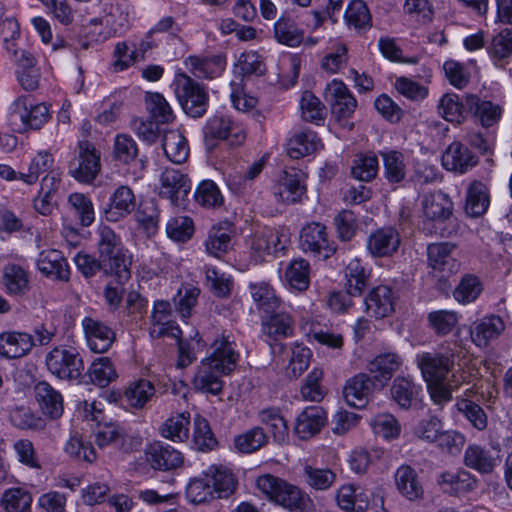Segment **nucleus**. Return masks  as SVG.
Segmentation results:
<instances>
[{"instance_id": "obj_1", "label": "nucleus", "mask_w": 512, "mask_h": 512, "mask_svg": "<svg viewBox=\"0 0 512 512\" xmlns=\"http://www.w3.org/2000/svg\"><path fill=\"white\" fill-rule=\"evenodd\" d=\"M211 348V355L197 366L191 385L197 392L218 395L223 389L222 377L235 369L239 353L236 344L225 336L216 338Z\"/></svg>"}, {"instance_id": "obj_2", "label": "nucleus", "mask_w": 512, "mask_h": 512, "mask_svg": "<svg viewBox=\"0 0 512 512\" xmlns=\"http://www.w3.org/2000/svg\"><path fill=\"white\" fill-rule=\"evenodd\" d=\"M97 235V250L102 270L106 274L117 277L120 282L128 280L131 256L123 248L121 238L106 225L99 226Z\"/></svg>"}, {"instance_id": "obj_3", "label": "nucleus", "mask_w": 512, "mask_h": 512, "mask_svg": "<svg viewBox=\"0 0 512 512\" xmlns=\"http://www.w3.org/2000/svg\"><path fill=\"white\" fill-rule=\"evenodd\" d=\"M256 485L269 500L292 511H304L312 504L299 487L271 474L259 476Z\"/></svg>"}, {"instance_id": "obj_4", "label": "nucleus", "mask_w": 512, "mask_h": 512, "mask_svg": "<svg viewBox=\"0 0 512 512\" xmlns=\"http://www.w3.org/2000/svg\"><path fill=\"white\" fill-rule=\"evenodd\" d=\"M174 93L183 111L192 118H201L209 107L205 86L185 72H177L173 80Z\"/></svg>"}, {"instance_id": "obj_5", "label": "nucleus", "mask_w": 512, "mask_h": 512, "mask_svg": "<svg viewBox=\"0 0 512 512\" xmlns=\"http://www.w3.org/2000/svg\"><path fill=\"white\" fill-rule=\"evenodd\" d=\"M50 118L49 107L29 96L17 97L8 107L10 124L19 131L40 129Z\"/></svg>"}, {"instance_id": "obj_6", "label": "nucleus", "mask_w": 512, "mask_h": 512, "mask_svg": "<svg viewBox=\"0 0 512 512\" xmlns=\"http://www.w3.org/2000/svg\"><path fill=\"white\" fill-rule=\"evenodd\" d=\"M203 134L206 145L210 147L215 146L217 141H227L230 146H239L246 139L244 127L224 114L211 116L203 127Z\"/></svg>"}, {"instance_id": "obj_7", "label": "nucleus", "mask_w": 512, "mask_h": 512, "mask_svg": "<svg viewBox=\"0 0 512 512\" xmlns=\"http://www.w3.org/2000/svg\"><path fill=\"white\" fill-rule=\"evenodd\" d=\"M48 371L61 380L80 377L84 365L79 353L73 348L56 346L45 356Z\"/></svg>"}, {"instance_id": "obj_8", "label": "nucleus", "mask_w": 512, "mask_h": 512, "mask_svg": "<svg viewBox=\"0 0 512 512\" xmlns=\"http://www.w3.org/2000/svg\"><path fill=\"white\" fill-rule=\"evenodd\" d=\"M290 243V233L286 228H264L257 231L250 242V256L254 263L266 256L284 251Z\"/></svg>"}, {"instance_id": "obj_9", "label": "nucleus", "mask_w": 512, "mask_h": 512, "mask_svg": "<svg viewBox=\"0 0 512 512\" xmlns=\"http://www.w3.org/2000/svg\"><path fill=\"white\" fill-rule=\"evenodd\" d=\"M102 16L91 19V24L105 25L108 31L104 37L125 32L132 19L131 8L125 0H101Z\"/></svg>"}, {"instance_id": "obj_10", "label": "nucleus", "mask_w": 512, "mask_h": 512, "mask_svg": "<svg viewBox=\"0 0 512 512\" xmlns=\"http://www.w3.org/2000/svg\"><path fill=\"white\" fill-rule=\"evenodd\" d=\"M325 93L331 104L332 115L341 126L351 129L353 124L348 120L356 109L357 101L347 86L342 81L334 79L327 85Z\"/></svg>"}, {"instance_id": "obj_11", "label": "nucleus", "mask_w": 512, "mask_h": 512, "mask_svg": "<svg viewBox=\"0 0 512 512\" xmlns=\"http://www.w3.org/2000/svg\"><path fill=\"white\" fill-rule=\"evenodd\" d=\"M415 362L426 383L447 380L454 368L453 359L449 355L437 352L418 353Z\"/></svg>"}, {"instance_id": "obj_12", "label": "nucleus", "mask_w": 512, "mask_h": 512, "mask_svg": "<svg viewBox=\"0 0 512 512\" xmlns=\"http://www.w3.org/2000/svg\"><path fill=\"white\" fill-rule=\"evenodd\" d=\"M192 184L187 175L173 168L164 169L159 176V195L180 205L190 193Z\"/></svg>"}, {"instance_id": "obj_13", "label": "nucleus", "mask_w": 512, "mask_h": 512, "mask_svg": "<svg viewBox=\"0 0 512 512\" xmlns=\"http://www.w3.org/2000/svg\"><path fill=\"white\" fill-rule=\"evenodd\" d=\"M398 296L388 285H379L369 291L364 304L368 316L376 319L388 317L394 312Z\"/></svg>"}, {"instance_id": "obj_14", "label": "nucleus", "mask_w": 512, "mask_h": 512, "mask_svg": "<svg viewBox=\"0 0 512 512\" xmlns=\"http://www.w3.org/2000/svg\"><path fill=\"white\" fill-rule=\"evenodd\" d=\"M186 73L198 79L219 77L226 67V59L222 55H190L184 59Z\"/></svg>"}, {"instance_id": "obj_15", "label": "nucleus", "mask_w": 512, "mask_h": 512, "mask_svg": "<svg viewBox=\"0 0 512 512\" xmlns=\"http://www.w3.org/2000/svg\"><path fill=\"white\" fill-rule=\"evenodd\" d=\"M100 155L92 143H79L78 165L72 168V176L82 183H91L100 171Z\"/></svg>"}, {"instance_id": "obj_16", "label": "nucleus", "mask_w": 512, "mask_h": 512, "mask_svg": "<svg viewBox=\"0 0 512 512\" xmlns=\"http://www.w3.org/2000/svg\"><path fill=\"white\" fill-rule=\"evenodd\" d=\"M478 163V157L460 141H453L442 155L443 167L451 172L464 174Z\"/></svg>"}, {"instance_id": "obj_17", "label": "nucleus", "mask_w": 512, "mask_h": 512, "mask_svg": "<svg viewBox=\"0 0 512 512\" xmlns=\"http://www.w3.org/2000/svg\"><path fill=\"white\" fill-rule=\"evenodd\" d=\"M38 271L51 280L68 281L70 269L62 252L56 249H47L39 253L36 259Z\"/></svg>"}, {"instance_id": "obj_18", "label": "nucleus", "mask_w": 512, "mask_h": 512, "mask_svg": "<svg viewBox=\"0 0 512 512\" xmlns=\"http://www.w3.org/2000/svg\"><path fill=\"white\" fill-rule=\"evenodd\" d=\"M33 349L31 334L25 331L9 330L0 333V357L20 359Z\"/></svg>"}, {"instance_id": "obj_19", "label": "nucleus", "mask_w": 512, "mask_h": 512, "mask_svg": "<svg viewBox=\"0 0 512 512\" xmlns=\"http://www.w3.org/2000/svg\"><path fill=\"white\" fill-rule=\"evenodd\" d=\"M135 208V196L131 188L122 185L114 190L103 211L106 221L115 223L126 218Z\"/></svg>"}, {"instance_id": "obj_20", "label": "nucleus", "mask_w": 512, "mask_h": 512, "mask_svg": "<svg viewBox=\"0 0 512 512\" xmlns=\"http://www.w3.org/2000/svg\"><path fill=\"white\" fill-rule=\"evenodd\" d=\"M304 173L295 168H290L281 174L275 188V195L285 203H295L304 195L306 187L304 184Z\"/></svg>"}, {"instance_id": "obj_21", "label": "nucleus", "mask_w": 512, "mask_h": 512, "mask_svg": "<svg viewBox=\"0 0 512 512\" xmlns=\"http://www.w3.org/2000/svg\"><path fill=\"white\" fill-rule=\"evenodd\" d=\"M390 395L401 409L408 410L421 401L423 390L412 377L397 376L392 382Z\"/></svg>"}, {"instance_id": "obj_22", "label": "nucleus", "mask_w": 512, "mask_h": 512, "mask_svg": "<svg viewBox=\"0 0 512 512\" xmlns=\"http://www.w3.org/2000/svg\"><path fill=\"white\" fill-rule=\"evenodd\" d=\"M455 244L450 242L432 243L427 247L428 263L434 270L443 274L458 271L459 262L454 256Z\"/></svg>"}, {"instance_id": "obj_23", "label": "nucleus", "mask_w": 512, "mask_h": 512, "mask_svg": "<svg viewBox=\"0 0 512 512\" xmlns=\"http://www.w3.org/2000/svg\"><path fill=\"white\" fill-rule=\"evenodd\" d=\"M82 327L87 338L88 345L95 353H104L112 345L115 334L110 327L90 316L82 320Z\"/></svg>"}, {"instance_id": "obj_24", "label": "nucleus", "mask_w": 512, "mask_h": 512, "mask_svg": "<svg viewBox=\"0 0 512 512\" xmlns=\"http://www.w3.org/2000/svg\"><path fill=\"white\" fill-rule=\"evenodd\" d=\"M147 461L154 469L171 470L180 467L183 463V456L180 451L169 444L157 441L147 446Z\"/></svg>"}, {"instance_id": "obj_25", "label": "nucleus", "mask_w": 512, "mask_h": 512, "mask_svg": "<svg viewBox=\"0 0 512 512\" xmlns=\"http://www.w3.org/2000/svg\"><path fill=\"white\" fill-rule=\"evenodd\" d=\"M172 309L168 301H155L151 316V335L153 337L169 336L179 339L182 335L180 328L171 320Z\"/></svg>"}, {"instance_id": "obj_26", "label": "nucleus", "mask_w": 512, "mask_h": 512, "mask_svg": "<svg viewBox=\"0 0 512 512\" xmlns=\"http://www.w3.org/2000/svg\"><path fill=\"white\" fill-rule=\"evenodd\" d=\"M300 247L304 252L313 254L328 253L333 251L330 244L326 227L320 223H309L304 226L300 233Z\"/></svg>"}, {"instance_id": "obj_27", "label": "nucleus", "mask_w": 512, "mask_h": 512, "mask_svg": "<svg viewBox=\"0 0 512 512\" xmlns=\"http://www.w3.org/2000/svg\"><path fill=\"white\" fill-rule=\"evenodd\" d=\"M505 329L504 321L497 315H488L475 321L470 327L471 341L478 347L484 348Z\"/></svg>"}, {"instance_id": "obj_28", "label": "nucleus", "mask_w": 512, "mask_h": 512, "mask_svg": "<svg viewBox=\"0 0 512 512\" xmlns=\"http://www.w3.org/2000/svg\"><path fill=\"white\" fill-rule=\"evenodd\" d=\"M437 483L443 492L454 496L466 495L477 487V479L464 469L441 473Z\"/></svg>"}, {"instance_id": "obj_29", "label": "nucleus", "mask_w": 512, "mask_h": 512, "mask_svg": "<svg viewBox=\"0 0 512 512\" xmlns=\"http://www.w3.org/2000/svg\"><path fill=\"white\" fill-rule=\"evenodd\" d=\"M498 452L477 444H470L464 452V464L481 474H490L500 464Z\"/></svg>"}, {"instance_id": "obj_30", "label": "nucleus", "mask_w": 512, "mask_h": 512, "mask_svg": "<svg viewBox=\"0 0 512 512\" xmlns=\"http://www.w3.org/2000/svg\"><path fill=\"white\" fill-rule=\"evenodd\" d=\"M400 242V235L396 229L384 227L369 235L367 249L373 257H386L398 250Z\"/></svg>"}, {"instance_id": "obj_31", "label": "nucleus", "mask_w": 512, "mask_h": 512, "mask_svg": "<svg viewBox=\"0 0 512 512\" xmlns=\"http://www.w3.org/2000/svg\"><path fill=\"white\" fill-rule=\"evenodd\" d=\"M36 402L41 412L50 419H58L63 414V397L48 382H38L34 387Z\"/></svg>"}, {"instance_id": "obj_32", "label": "nucleus", "mask_w": 512, "mask_h": 512, "mask_svg": "<svg viewBox=\"0 0 512 512\" xmlns=\"http://www.w3.org/2000/svg\"><path fill=\"white\" fill-rule=\"evenodd\" d=\"M233 235L231 223L220 222L213 225L204 242L205 251L215 258H220L231 249Z\"/></svg>"}, {"instance_id": "obj_33", "label": "nucleus", "mask_w": 512, "mask_h": 512, "mask_svg": "<svg viewBox=\"0 0 512 512\" xmlns=\"http://www.w3.org/2000/svg\"><path fill=\"white\" fill-rule=\"evenodd\" d=\"M326 421V413L321 407H308L297 417L294 433L302 440L309 439L320 432Z\"/></svg>"}, {"instance_id": "obj_34", "label": "nucleus", "mask_w": 512, "mask_h": 512, "mask_svg": "<svg viewBox=\"0 0 512 512\" xmlns=\"http://www.w3.org/2000/svg\"><path fill=\"white\" fill-rule=\"evenodd\" d=\"M423 216L430 221H444L452 213L453 203L442 191L426 193L421 199Z\"/></svg>"}, {"instance_id": "obj_35", "label": "nucleus", "mask_w": 512, "mask_h": 512, "mask_svg": "<svg viewBox=\"0 0 512 512\" xmlns=\"http://www.w3.org/2000/svg\"><path fill=\"white\" fill-rule=\"evenodd\" d=\"M205 475L209 479L214 496L218 498H227L236 489V477L225 465L213 464L205 471Z\"/></svg>"}, {"instance_id": "obj_36", "label": "nucleus", "mask_w": 512, "mask_h": 512, "mask_svg": "<svg viewBox=\"0 0 512 512\" xmlns=\"http://www.w3.org/2000/svg\"><path fill=\"white\" fill-rule=\"evenodd\" d=\"M154 384L147 379H137L128 383L122 395V401L131 409H143L155 396Z\"/></svg>"}, {"instance_id": "obj_37", "label": "nucleus", "mask_w": 512, "mask_h": 512, "mask_svg": "<svg viewBox=\"0 0 512 512\" xmlns=\"http://www.w3.org/2000/svg\"><path fill=\"white\" fill-rule=\"evenodd\" d=\"M337 505L348 512H366L369 499L366 491L353 484L342 485L336 492Z\"/></svg>"}, {"instance_id": "obj_38", "label": "nucleus", "mask_w": 512, "mask_h": 512, "mask_svg": "<svg viewBox=\"0 0 512 512\" xmlns=\"http://www.w3.org/2000/svg\"><path fill=\"white\" fill-rule=\"evenodd\" d=\"M2 283L9 295L21 296L29 290L28 271L16 263H7L2 270Z\"/></svg>"}, {"instance_id": "obj_39", "label": "nucleus", "mask_w": 512, "mask_h": 512, "mask_svg": "<svg viewBox=\"0 0 512 512\" xmlns=\"http://www.w3.org/2000/svg\"><path fill=\"white\" fill-rule=\"evenodd\" d=\"M403 364V359L400 355L393 352L383 353L377 355L368 364V370L373 376L375 381L385 385L397 372Z\"/></svg>"}, {"instance_id": "obj_40", "label": "nucleus", "mask_w": 512, "mask_h": 512, "mask_svg": "<svg viewBox=\"0 0 512 512\" xmlns=\"http://www.w3.org/2000/svg\"><path fill=\"white\" fill-rule=\"evenodd\" d=\"M372 380L367 374H358L349 379L344 387V398L354 408L365 407L372 390Z\"/></svg>"}, {"instance_id": "obj_41", "label": "nucleus", "mask_w": 512, "mask_h": 512, "mask_svg": "<svg viewBox=\"0 0 512 512\" xmlns=\"http://www.w3.org/2000/svg\"><path fill=\"white\" fill-rule=\"evenodd\" d=\"M322 147L321 141L312 131H303L291 136L286 144V151L290 158L300 159L315 153Z\"/></svg>"}, {"instance_id": "obj_42", "label": "nucleus", "mask_w": 512, "mask_h": 512, "mask_svg": "<svg viewBox=\"0 0 512 512\" xmlns=\"http://www.w3.org/2000/svg\"><path fill=\"white\" fill-rule=\"evenodd\" d=\"M162 148L167 159L175 164L185 162L189 155L187 139L180 130H166L162 138Z\"/></svg>"}, {"instance_id": "obj_43", "label": "nucleus", "mask_w": 512, "mask_h": 512, "mask_svg": "<svg viewBox=\"0 0 512 512\" xmlns=\"http://www.w3.org/2000/svg\"><path fill=\"white\" fill-rule=\"evenodd\" d=\"M250 294L256 307L266 313H274L281 309L282 300L276 295L274 288L266 282L251 283Z\"/></svg>"}, {"instance_id": "obj_44", "label": "nucleus", "mask_w": 512, "mask_h": 512, "mask_svg": "<svg viewBox=\"0 0 512 512\" xmlns=\"http://www.w3.org/2000/svg\"><path fill=\"white\" fill-rule=\"evenodd\" d=\"M395 483L398 491L409 500H417L423 496L424 490L416 471L401 465L395 472Z\"/></svg>"}, {"instance_id": "obj_45", "label": "nucleus", "mask_w": 512, "mask_h": 512, "mask_svg": "<svg viewBox=\"0 0 512 512\" xmlns=\"http://www.w3.org/2000/svg\"><path fill=\"white\" fill-rule=\"evenodd\" d=\"M326 50V54L321 60V69L330 74L338 73L348 62L346 44L337 38H331Z\"/></svg>"}, {"instance_id": "obj_46", "label": "nucleus", "mask_w": 512, "mask_h": 512, "mask_svg": "<svg viewBox=\"0 0 512 512\" xmlns=\"http://www.w3.org/2000/svg\"><path fill=\"white\" fill-rule=\"evenodd\" d=\"M284 281L291 290L303 292L310 284V265L304 259H294L285 268Z\"/></svg>"}, {"instance_id": "obj_47", "label": "nucleus", "mask_w": 512, "mask_h": 512, "mask_svg": "<svg viewBox=\"0 0 512 512\" xmlns=\"http://www.w3.org/2000/svg\"><path fill=\"white\" fill-rule=\"evenodd\" d=\"M490 204L488 189L480 181H473L467 189L465 211L468 215L479 217L483 215Z\"/></svg>"}, {"instance_id": "obj_48", "label": "nucleus", "mask_w": 512, "mask_h": 512, "mask_svg": "<svg viewBox=\"0 0 512 512\" xmlns=\"http://www.w3.org/2000/svg\"><path fill=\"white\" fill-rule=\"evenodd\" d=\"M190 414L181 412L171 415L160 427V434L173 442H183L188 439Z\"/></svg>"}, {"instance_id": "obj_49", "label": "nucleus", "mask_w": 512, "mask_h": 512, "mask_svg": "<svg viewBox=\"0 0 512 512\" xmlns=\"http://www.w3.org/2000/svg\"><path fill=\"white\" fill-rule=\"evenodd\" d=\"M466 105L484 127L493 126L501 117V108L498 105L490 101H483L475 95L466 97Z\"/></svg>"}, {"instance_id": "obj_50", "label": "nucleus", "mask_w": 512, "mask_h": 512, "mask_svg": "<svg viewBox=\"0 0 512 512\" xmlns=\"http://www.w3.org/2000/svg\"><path fill=\"white\" fill-rule=\"evenodd\" d=\"M344 276L348 294L361 295L367 285L369 272L359 258H353L347 263Z\"/></svg>"}, {"instance_id": "obj_51", "label": "nucleus", "mask_w": 512, "mask_h": 512, "mask_svg": "<svg viewBox=\"0 0 512 512\" xmlns=\"http://www.w3.org/2000/svg\"><path fill=\"white\" fill-rule=\"evenodd\" d=\"M384 176L390 183H399L406 177V160L403 153L396 150L381 152Z\"/></svg>"}, {"instance_id": "obj_52", "label": "nucleus", "mask_w": 512, "mask_h": 512, "mask_svg": "<svg viewBox=\"0 0 512 512\" xmlns=\"http://www.w3.org/2000/svg\"><path fill=\"white\" fill-rule=\"evenodd\" d=\"M54 164V157L50 152L39 151L31 158L27 171L24 172L25 175H22V182L26 185H34L43 173H49L53 169Z\"/></svg>"}, {"instance_id": "obj_53", "label": "nucleus", "mask_w": 512, "mask_h": 512, "mask_svg": "<svg viewBox=\"0 0 512 512\" xmlns=\"http://www.w3.org/2000/svg\"><path fill=\"white\" fill-rule=\"evenodd\" d=\"M467 105L463 104L459 95L446 93L438 101V113L446 121L461 123L466 115Z\"/></svg>"}, {"instance_id": "obj_54", "label": "nucleus", "mask_w": 512, "mask_h": 512, "mask_svg": "<svg viewBox=\"0 0 512 512\" xmlns=\"http://www.w3.org/2000/svg\"><path fill=\"white\" fill-rule=\"evenodd\" d=\"M192 445L199 451H209L217 445V440L211 431L208 420L200 414L194 417Z\"/></svg>"}, {"instance_id": "obj_55", "label": "nucleus", "mask_w": 512, "mask_h": 512, "mask_svg": "<svg viewBox=\"0 0 512 512\" xmlns=\"http://www.w3.org/2000/svg\"><path fill=\"white\" fill-rule=\"evenodd\" d=\"M293 324L291 315L279 309L270 313V317L262 323V329L269 336L284 338L292 334Z\"/></svg>"}, {"instance_id": "obj_56", "label": "nucleus", "mask_w": 512, "mask_h": 512, "mask_svg": "<svg viewBox=\"0 0 512 512\" xmlns=\"http://www.w3.org/2000/svg\"><path fill=\"white\" fill-rule=\"evenodd\" d=\"M274 35L279 43L297 47L303 40L304 32L293 20L282 17L274 24Z\"/></svg>"}, {"instance_id": "obj_57", "label": "nucleus", "mask_w": 512, "mask_h": 512, "mask_svg": "<svg viewBox=\"0 0 512 512\" xmlns=\"http://www.w3.org/2000/svg\"><path fill=\"white\" fill-rule=\"evenodd\" d=\"M345 21L350 28L355 30H367L371 27V15L365 2L353 0L344 14Z\"/></svg>"}, {"instance_id": "obj_58", "label": "nucleus", "mask_w": 512, "mask_h": 512, "mask_svg": "<svg viewBox=\"0 0 512 512\" xmlns=\"http://www.w3.org/2000/svg\"><path fill=\"white\" fill-rule=\"evenodd\" d=\"M378 170L379 162L375 154H360L353 161L351 174L359 181L369 182L377 176Z\"/></svg>"}, {"instance_id": "obj_59", "label": "nucleus", "mask_w": 512, "mask_h": 512, "mask_svg": "<svg viewBox=\"0 0 512 512\" xmlns=\"http://www.w3.org/2000/svg\"><path fill=\"white\" fill-rule=\"evenodd\" d=\"M455 407L477 430L482 431L487 427V415L482 407L474 400L457 398Z\"/></svg>"}, {"instance_id": "obj_60", "label": "nucleus", "mask_w": 512, "mask_h": 512, "mask_svg": "<svg viewBox=\"0 0 512 512\" xmlns=\"http://www.w3.org/2000/svg\"><path fill=\"white\" fill-rule=\"evenodd\" d=\"M303 478L310 488L317 491H325L334 484L336 474L328 468H316L306 465L303 468Z\"/></svg>"}, {"instance_id": "obj_61", "label": "nucleus", "mask_w": 512, "mask_h": 512, "mask_svg": "<svg viewBox=\"0 0 512 512\" xmlns=\"http://www.w3.org/2000/svg\"><path fill=\"white\" fill-rule=\"evenodd\" d=\"M260 420L272 434L275 442L282 444L288 439V427L277 409H264L259 414Z\"/></svg>"}, {"instance_id": "obj_62", "label": "nucleus", "mask_w": 512, "mask_h": 512, "mask_svg": "<svg viewBox=\"0 0 512 512\" xmlns=\"http://www.w3.org/2000/svg\"><path fill=\"white\" fill-rule=\"evenodd\" d=\"M88 373L91 382L102 388L118 377L115 367L108 357H100L94 360Z\"/></svg>"}, {"instance_id": "obj_63", "label": "nucleus", "mask_w": 512, "mask_h": 512, "mask_svg": "<svg viewBox=\"0 0 512 512\" xmlns=\"http://www.w3.org/2000/svg\"><path fill=\"white\" fill-rule=\"evenodd\" d=\"M64 451L71 458L79 461L93 463L96 458V451L92 444L79 434L71 435L64 446Z\"/></svg>"}, {"instance_id": "obj_64", "label": "nucleus", "mask_w": 512, "mask_h": 512, "mask_svg": "<svg viewBox=\"0 0 512 512\" xmlns=\"http://www.w3.org/2000/svg\"><path fill=\"white\" fill-rule=\"evenodd\" d=\"M371 427L375 435L385 440L397 439L401 433L399 421L390 413L376 415L371 421Z\"/></svg>"}]
</instances>
